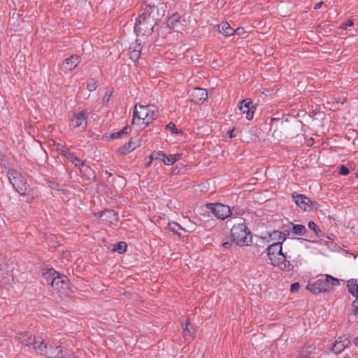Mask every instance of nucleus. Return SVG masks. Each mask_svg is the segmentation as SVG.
I'll use <instances>...</instances> for the list:
<instances>
[{"label": "nucleus", "mask_w": 358, "mask_h": 358, "mask_svg": "<svg viewBox=\"0 0 358 358\" xmlns=\"http://www.w3.org/2000/svg\"><path fill=\"white\" fill-rule=\"evenodd\" d=\"M15 338L22 345L29 347L48 358H72V355L68 354L66 349L64 347L48 345L43 339L36 337L30 332L17 333Z\"/></svg>", "instance_id": "nucleus-1"}, {"label": "nucleus", "mask_w": 358, "mask_h": 358, "mask_svg": "<svg viewBox=\"0 0 358 358\" xmlns=\"http://www.w3.org/2000/svg\"><path fill=\"white\" fill-rule=\"evenodd\" d=\"M160 15L157 6L145 4L136 19L134 29L136 35H150L157 24Z\"/></svg>", "instance_id": "nucleus-2"}, {"label": "nucleus", "mask_w": 358, "mask_h": 358, "mask_svg": "<svg viewBox=\"0 0 358 358\" xmlns=\"http://www.w3.org/2000/svg\"><path fill=\"white\" fill-rule=\"evenodd\" d=\"M7 176L14 189L20 196L26 197V202L31 203L34 199V189L22 173L16 169H10L8 171Z\"/></svg>", "instance_id": "nucleus-3"}, {"label": "nucleus", "mask_w": 358, "mask_h": 358, "mask_svg": "<svg viewBox=\"0 0 358 358\" xmlns=\"http://www.w3.org/2000/svg\"><path fill=\"white\" fill-rule=\"evenodd\" d=\"M232 241L239 246L249 245L252 236L244 222L234 224L231 229Z\"/></svg>", "instance_id": "nucleus-4"}, {"label": "nucleus", "mask_w": 358, "mask_h": 358, "mask_svg": "<svg viewBox=\"0 0 358 358\" xmlns=\"http://www.w3.org/2000/svg\"><path fill=\"white\" fill-rule=\"evenodd\" d=\"M339 280L330 275H322L313 283H308L307 289L313 294L326 292L329 291L333 287L338 286Z\"/></svg>", "instance_id": "nucleus-5"}, {"label": "nucleus", "mask_w": 358, "mask_h": 358, "mask_svg": "<svg viewBox=\"0 0 358 358\" xmlns=\"http://www.w3.org/2000/svg\"><path fill=\"white\" fill-rule=\"evenodd\" d=\"M267 255L273 266L285 269L287 266V257L282 252V244L273 243L267 248Z\"/></svg>", "instance_id": "nucleus-6"}, {"label": "nucleus", "mask_w": 358, "mask_h": 358, "mask_svg": "<svg viewBox=\"0 0 358 358\" xmlns=\"http://www.w3.org/2000/svg\"><path fill=\"white\" fill-rule=\"evenodd\" d=\"M154 109L155 106L153 105H148L147 106L139 105L138 107L136 105L134 110L131 124H136L139 129H142L141 127H143V124L145 122V119L148 115V110Z\"/></svg>", "instance_id": "nucleus-7"}, {"label": "nucleus", "mask_w": 358, "mask_h": 358, "mask_svg": "<svg viewBox=\"0 0 358 358\" xmlns=\"http://www.w3.org/2000/svg\"><path fill=\"white\" fill-rule=\"evenodd\" d=\"M206 207L210 210L211 213L218 219L224 220L229 217L231 214L230 208L220 203H207Z\"/></svg>", "instance_id": "nucleus-8"}, {"label": "nucleus", "mask_w": 358, "mask_h": 358, "mask_svg": "<svg viewBox=\"0 0 358 358\" xmlns=\"http://www.w3.org/2000/svg\"><path fill=\"white\" fill-rule=\"evenodd\" d=\"M52 288L55 290L60 296H69L71 291L69 287V280L64 275H60L57 277V279H53Z\"/></svg>", "instance_id": "nucleus-9"}, {"label": "nucleus", "mask_w": 358, "mask_h": 358, "mask_svg": "<svg viewBox=\"0 0 358 358\" xmlns=\"http://www.w3.org/2000/svg\"><path fill=\"white\" fill-rule=\"evenodd\" d=\"M87 124V117L86 113L82 110L78 113H74L71 119L69 127L72 130L81 131L85 129Z\"/></svg>", "instance_id": "nucleus-10"}, {"label": "nucleus", "mask_w": 358, "mask_h": 358, "mask_svg": "<svg viewBox=\"0 0 358 358\" xmlns=\"http://www.w3.org/2000/svg\"><path fill=\"white\" fill-rule=\"evenodd\" d=\"M95 215H98L102 222L108 226H116L119 221L118 213L111 209H106L103 211L97 213Z\"/></svg>", "instance_id": "nucleus-11"}, {"label": "nucleus", "mask_w": 358, "mask_h": 358, "mask_svg": "<svg viewBox=\"0 0 358 358\" xmlns=\"http://www.w3.org/2000/svg\"><path fill=\"white\" fill-rule=\"evenodd\" d=\"M188 95L192 102L195 104L203 103L208 99V92L206 90L195 87L188 92Z\"/></svg>", "instance_id": "nucleus-12"}, {"label": "nucleus", "mask_w": 358, "mask_h": 358, "mask_svg": "<svg viewBox=\"0 0 358 358\" xmlns=\"http://www.w3.org/2000/svg\"><path fill=\"white\" fill-rule=\"evenodd\" d=\"M80 62V57L76 55H73L64 60L61 65V71L66 73L71 71L79 64Z\"/></svg>", "instance_id": "nucleus-13"}, {"label": "nucleus", "mask_w": 358, "mask_h": 358, "mask_svg": "<svg viewBox=\"0 0 358 358\" xmlns=\"http://www.w3.org/2000/svg\"><path fill=\"white\" fill-rule=\"evenodd\" d=\"M239 109L242 113L246 115V118L250 120L253 118L256 107L249 99H243L240 103Z\"/></svg>", "instance_id": "nucleus-14"}, {"label": "nucleus", "mask_w": 358, "mask_h": 358, "mask_svg": "<svg viewBox=\"0 0 358 358\" xmlns=\"http://www.w3.org/2000/svg\"><path fill=\"white\" fill-rule=\"evenodd\" d=\"M292 197L296 204L302 210H307L311 208L313 202L305 195L294 193L292 194Z\"/></svg>", "instance_id": "nucleus-15"}, {"label": "nucleus", "mask_w": 358, "mask_h": 358, "mask_svg": "<svg viewBox=\"0 0 358 358\" xmlns=\"http://www.w3.org/2000/svg\"><path fill=\"white\" fill-rule=\"evenodd\" d=\"M142 50L141 42L139 40H136L132 43L129 47V57L133 62H137L140 58Z\"/></svg>", "instance_id": "nucleus-16"}, {"label": "nucleus", "mask_w": 358, "mask_h": 358, "mask_svg": "<svg viewBox=\"0 0 358 358\" xmlns=\"http://www.w3.org/2000/svg\"><path fill=\"white\" fill-rule=\"evenodd\" d=\"M158 156H162V161L166 165L173 164L176 161H178L180 159V155H170L169 156H167L162 152L158 151L154 152L151 155V158L152 159L154 157L157 158Z\"/></svg>", "instance_id": "nucleus-17"}, {"label": "nucleus", "mask_w": 358, "mask_h": 358, "mask_svg": "<svg viewBox=\"0 0 358 358\" xmlns=\"http://www.w3.org/2000/svg\"><path fill=\"white\" fill-rule=\"evenodd\" d=\"M181 16L178 13H174L166 21L167 27L171 29H178L181 26Z\"/></svg>", "instance_id": "nucleus-18"}, {"label": "nucleus", "mask_w": 358, "mask_h": 358, "mask_svg": "<svg viewBox=\"0 0 358 358\" xmlns=\"http://www.w3.org/2000/svg\"><path fill=\"white\" fill-rule=\"evenodd\" d=\"M348 341L347 340H342L341 337L332 345L330 350L335 353H341L348 345Z\"/></svg>", "instance_id": "nucleus-19"}, {"label": "nucleus", "mask_w": 358, "mask_h": 358, "mask_svg": "<svg viewBox=\"0 0 358 358\" xmlns=\"http://www.w3.org/2000/svg\"><path fill=\"white\" fill-rule=\"evenodd\" d=\"M60 273L56 271L54 268H48L44 271L43 273V278L46 280L48 283H50L52 286L53 285V279H57V277L60 276Z\"/></svg>", "instance_id": "nucleus-20"}, {"label": "nucleus", "mask_w": 358, "mask_h": 358, "mask_svg": "<svg viewBox=\"0 0 358 358\" xmlns=\"http://www.w3.org/2000/svg\"><path fill=\"white\" fill-rule=\"evenodd\" d=\"M289 227L291 229L292 235L294 236H305L308 232L306 227L303 224H298L290 222Z\"/></svg>", "instance_id": "nucleus-21"}, {"label": "nucleus", "mask_w": 358, "mask_h": 358, "mask_svg": "<svg viewBox=\"0 0 358 358\" xmlns=\"http://www.w3.org/2000/svg\"><path fill=\"white\" fill-rule=\"evenodd\" d=\"M183 337L185 340L187 342H190L194 338V332H193V328L192 327V324L190 323L189 319L187 318L185 320V328L183 329Z\"/></svg>", "instance_id": "nucleus-22"}, {"label": "nucleus", "mask_w": 358, "mask_h": 358, "mask_svg": "<svg viewBox=\"0 0 358 358\" xmlns=\"http://www.w3.org/2000/svg\"><path fill=\"white\" fill-rule=\"evenodd\" d=\"M80 173L85 176L88 180L95 178V173L90 166L86 165L83 162L79 166Z\"/></svg>", "instance_id": "nucleus-23"}, {"label": "nucleus", "mask_w": 358, "mask_h": 358, "mask_svg": "<svg viewBox=\"0 0 358 358\" xmlns=\"http://www.w3.org/2000/svg\"><path fill=\"white\" fill-rule=\"evenodd\" d=\"M217 28L220 33L227 36H232L235 33V29L227 22H222L218 24Z\"/></svg>", "instance_id": "nucleus-24"}, {"label": "nucleus", "mask_w": 358, "mask_h": 358, "mask_svg": "<svg viewBox=\"0 0 358 358\" xmlns=\"http://www.w3.org/2000/svg\"><path fill=\"white\" fill-rule=\"evenodd\" d=\"M347 287L348 292L356 299H358V280L352 278L348 280Z\"/></svg>", "instance_id": "nucleus-25"}, {"label": "nucleus", "mask_w": 358, "mask_h": 358, "mask_svg": "<svg viewBox=\"0 0 358 358\" xmlns=\"http://www.w3.org/2000/svg\"><path fill=\"white\" fill-rule=\"evenodd\" d=\"M148 112V115L145 119V122L143 124V127H141L142 129L147 127L149 125V124H150L154 120L157 119V117L159 116V111L157 110L155 106L154 110H149Z\"/></svg>", "instance_id": "nucleus-26"}, {"label": "nucleus", "mask_w": 358, "mask_h": 358, "mask_svg": "<svg viewBox=\"0 0 358 358\" xmlns=\"http://www.w3.org/2000/svg\"><path fill=\"white\" fill-rule=\"evenodd\" d=\"M272 241H275V243H279L282 244V243L286 240L287 237L284 232L274 230L269 235Z\"/></svg>", "instance_id": "nucleus-27"}, {"label": "nucleus", "mask_w": 358, "mask_h": 358, "mask_svg": "<svg viewBox=\"0 0 358 358\" xmlns=\"http://www.w3.org/2000/svg\"><path fill=\"white\" fill-rule=\"evenodd\" d=\"M9 276V270L8 265L3 262V259L0 258V279H6Z\"/></svg>", "instance_id": "nucleus-28"}, {"label": "nucleus", "mask_w": 358, "mask_h": 358, "mask_svg": "<svg viewBox=\"0 0 358 358\" xmlns=\"http://www.w3.org/2000/svg\"><path fill=\"white\" fill-rule=\"evenodd\" d=\"M308 228L315 233L317 237H323L324 233L318 227V226L313 222L310 221L308 224Z\"/></svg>", "instance_id": "nucleus-29"}, {"label": "nucleus", "mask_w": 358, "mask_h": 358, "mask_svg": "<svg viewBox=\"0 0 358 358\" xmlns=\"http://www.w3.org/2000/svg\"><path fill=\"white\" fill-rule=\"evenodd\" d=\"M127 245L125 242L120 241L114 245L113 250L118 252L120 254H123L126 252Z\"/></svg>", "instance_id": "nucleus-30"}, {"label": "nucleus", "mask_w": 358, "mask_h": 358, "mask_svg": "<svg viewBox=\"0 0 358 358\" xmlns=\"http://www.w3.org/2000/svg\"><path fill=\"white\" fill-rule=\"evenodd\" d=\"M169 229L175 234L180 236L181 231H184V229L176 222H173L169 224Z\"/></svg>", "instance_id": "nucleus-31"}, {"label": "nucleus", "mask_w": 358, "mask_h": 358, "mask_svg": "<svg viewBox=\"0 0 358 358\" xmlns=\"http://www.w3.org/2000/svg\"><path fill=\"white\" fill-rule=\"evenodd\" d=\"M67 159L77 167H78L83 162V161L78 158L73 152H71L69 155V156L67 157Z\"/></svg>", "instance_id": "nucleus-32"}, {"label": "nucleus", "mask_w": 358, "mask_h": 358, "mask_svg": "<svg viewBox=\"0 0 358 358\" xmlns=\"http://www.w3.org/2000/svg\"><path fill=\"white\" fill-rule=\"evenodd\" d=\"M135 146L133 145V141L131 139L128 143H127L124 148H122V152L123 154H125V153H128V152H131L132 150H134L135 149Z\"/></svg>", "instance_id": "nucleus-33"}, {"label": "nucleus", "mask_w": 358, "mask_h": 358, "mask_svg": "<svg viewBox=\"0 0 358 358\" xmlns=\"http://www.w3.org/2000/svg\"><path fill=\"white\" fill-rule=\"evenodd\" d=\"M310 347L303 348L299 354V358H310L311 350H309Z\"/></svg>", "instance_id": "nucleus-34"}, {"label": "nucleus", "mask_w": 358, "mask_h": 358, "mask_svg": "<svg viewBox=\"0 0 358 358\" xmlns=\"http://www.w3.org/2000/svg\"><path fill=\"white\" fill-rule=\"evenodd\" d=\"M112 94H113L112 90H108L105 93V94L102 99V104L103 105H107L108 103Z\"/></svg>", "instance_id": "nucleus-35"}, {"label": "nucleus", "mask_w": 358, "mask_h": 358, "mask_svg": "<svg viewBox=\"0 0 358 358\" xmlns=\"http://www.w3.org/2000/svg\"><path fill=\"white\" fill-rule=\"evenodd\" d=\"M96 87H97L96 83L93 79H90L88 80L87 85V89L89 91L93 92L96 89Z\"/></svg>", "instance_id": "nucleus-36"}, {"label": "nucleus", "mask_w": 358, "mask_h": 358, "mask_svg": "<svg viewBox=\"0 0 358 358\" xmlns=\"http://www.w3.org/2000/svg\"><path fill=\"white\" fill-rule=\"evenodd\" d=\"M166 129L170 130L172 134H179L180 131L176 128V124L171 122L166 126Z\"/></svg>", "instance_id": "nucleus-37"}, {"label": "nucleus", "mask_w": 358, "mask_h": 358, "mask_svg": "<svg viewBox=\"0 0 358 358\" xmlns=\"http://www.w3.org/2000/svg\"><path fill=\"white\" fill-rule=\"evenodd\" d=\"M61 155L65 157L66 159L69 156V155L72 152L69 150L67 147H62L61 150H59Z\"/></svg>", "instance_id": "nucleus-38"}, {"label": "nucleus", "mask_w": 358, "mask_h": 358, "mask_svg": "<svg viewBox=\"0 0 358 358\" xmlns=\"http://www.w3.org/2000/svg\"><path fill=\"white\" fill-rule=\"evenodd\" d=\"M349 173H350V171L348 167H346L344 165H341L340 166L339 174H341L342 176H347L348 174H349Z\"/></svg>", "instance_id": "nucleus-39"}, {"label": "nucleus", "mask_w": 358, "mask_h": 358, "mask_svg": "<svg viewBox=\"0 0 358 358\" xmlns=\"http://www.w3.org/2000/svg\"><path fill=\"white\" fill-rule=\"evenodd\" d=\"M300 288V285L299 282H294L291 285L290 291L292 292H298Z\"/></svg>", "instance_id": "nucleus-40"}, {"label": "nucleus", "mask_w": 358, "mask_h": 358, "mask_svg": "<svg viewBox=\"0 0 358 358\" xmlns=\"http://www.w3.org/2000/svg\"><path fill=\"white\" fill-rule=\"evenodd\" d=\"M352 306L354 308L353 313L355 315L358 314V299H356L352 303Z\"/></svg>", "instance_id": "nucleus-41"}, {"label": "nucleus", "mask_w": 358, "mask_h": 358, "mask_svg": "<svg viewBox=\"0 0 358 358\" xmlns=\"http://www.w3.org/2000/svg\"><path fill=\"white\" fill-rule=\"evenodd\" d=\"M131 130L129 125L124 126L121 130H120L121 134H127Z\"/></svg>", "instance_id": "nucleus-42"}, {"label": "nucleus", "mask_w": 358, "mask_h": 358, "mask_svg": "<svg viewBox=\"0 0 358 358\" xmlns=\"http://www.w3.org/2000/svg\"><path fill=\"white\" fill-rule=\"evenodd\" d=\"M131 130L129 125L124 126L121 130H120L121 134H127Z\"/></svg>", "instance_id": "nucleus-43"}, {"label": "nucleus", "mask_w": 358, "mask_h": 358, "mask_svg": "<svg viewBox=\"0 0 358 358\" xmlns=\"http://www.w3.org/2000/svg\"><path fill=\"white\" fill-rule=\"evenodd\" d=\"M222 245L225 249H229L232 246V243L230 241H226L224 242Z\"/></svg>", "instance_id": "nucleus-44"}, {"label": "nucleus", "mask_w": 358, "mask_h": 358, "mask_svg": "<svg viewBox=\"0 0 358 358\" xmlns=\"http://www.w3.org/2000/svg\"><path fill=\"white\" fill-rule=\"evenodd\" d=\"M234 130L235 129H232L231 130L227 132V134H228V136L230 138H232L233 137H235L236 136V134H234Z\"/></svg>", "instance_id": "nucleus-45"}, {"label": "nucleus", "mask_w": 358, "mask_h": 358, "mask_svg": "<svg viewBox=\"0 0 358 358\" xmlns=\"http://www.w3.org/2000/svg\"><path fill=\"white\" fill-rule=\"evenodd\" d=\"M243 32H244V29L243 27H238L236 29H235V33L238 35L241 34Z\"/></svg>", "instance_id": "nucleus-46"}, {"label": "nucleus", "mask_w": 358, "mask_h": 358, "mask_svg": "<svg viewBox=\"0 0 358 358\" xmlns=\"http://www.w3.org/2000/svg\"><path fill=\"white\" fill-rule=\"evenodd\" d=\"M323 3H323V1H320V2L317 3H316V4L314 6L313 9H314V10H318V9H320V8L322 7V6L323 5Z\"/></svg>", "instance_id": "nucleus-47"}, {"label": "nucleus", "mask_w": 358, "mask_h": 358, "mask_svg": "<svg viewBox=\"0 0 358 358\" xmlns=\"http://www.w3.org/2000/svg\"><path fill=\"white\" fill-rule=\"evenodd\" d=\"M120 135H121V134H120V131H119L117 132H115V133L112 134L111 138H116L119 137Z\"/></svg>", "instance_id": "nucleus-48"}, {"label": "nucleus", "mask_w": 358, "mask_h": 358, "mask_svg": "<svg viewBox=\"0 0 358 358\" xmlns=\"http://www.w3.org/2000/svg\"><path fill=\"white\" fill-rule=\"evenodd\" d=\"M56 146H57V150H59V151L61 150L62 147H66L65 145H62L60 143H57L56 145Z\"/></svg>", "instance_id": "nucleus-49"}, {"label": "nucleus", "mask_w": 358, "mask_h": 358, "mask_svg": "<svg viewBox=\"0 0 358 358\" xmlns=\"http://www.w3.org/2000/svg\"><path fill=\"white\" fill-rule=\"evenodd\" d=\"M354 24V22L352 20H348L346 23H345V25L346 26H352Z\"/></svg>", "instance_id": "nucleus-50"}, {"label": "nucleus", "mask_w": 358, "mask_h": 358, "mask_svg": "<svg viewBox=\"0 0 358 358\" xmlns=\"http://www.w3.org/2000/svg\"><path fill=\"white\" fill-rule=\"evenodd\" d=\"M336 102H337V103H341V104H343V103H344V102H345V101H346V99H345H345H343L342 101H341L340 99H336Z\"/></svg>", "instance_id": "nucleus-51"}, {"label": "nucleus", "mask_w": 358, "mask_h": 358, "mask_svg": "<svg viewBox=\"0 0 358 358\" xmlns=\"http://www.w3.org/2000/svg\"><path fill=\"white\" fill-rule=\"evenodd\" d=\"M354 344L356 345V346H358V336L356 337L354 340Z\"/></svg>", "instance_id": "nucleus-52"}, {"label": "nucleus", "mask_w": 358, "mask_h": 358, "mask_svg": "<svg viewBox=\"0 0 358 358\" xmlns=\"http://www.w3.org/2000/svg\"><path fill=\"white\" fill-rule=\"evenodd\" d=\"M356 177L358 178V171L356 173Z\"/></svg>", "instance_id": "nucleus-53"}, {"label": "nucleus", "mask_w": 358, "mask_h": 358, "mask_svg": "<svg viewBox=\"0 0 358 358\" xmlns=\"http://www.w3.org/2000/svg\"><path fill=\"white\" fill-rule=\"evenodd\" d=\"M52 188L55 189L56 188L55 185L52 186Z\"/></svg>", "instance_id": "nucleus-54"}]
</instances>
